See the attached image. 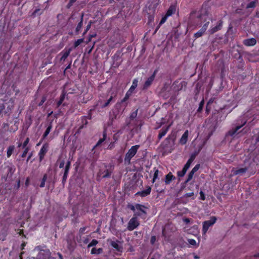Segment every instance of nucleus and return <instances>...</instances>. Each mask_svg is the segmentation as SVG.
<instances>
[{
  "label": "nucleus",
  "mask_w": 259,
  "mask_h": 259,
  "mask_svg": "<svg viewBox=\"0 0 259 259\" xmlns=\"http://www.w3.org/2000/svg\"><path fill=\"white\" fill-rule=\"evenodd\" d=\"M119 242V241L118 240H116L115 241H111L110 244L116 251L122 252L123 251V247L122 245L118 244Z\"/></svg>",
  "instance_id": "15"
},
{
  "label": "nucleus",
  "mask_w": 259,
  "mask_h": 259,
  "mask_svg": "<svg viewBox=\"0 0 259 259\" xmlns=\"http://www.w3.org/2000/svg\"><path fill=\"white\" fill-rule=\"evenodd\" d=\"M200 199L202 200H204L205 199V195L202 191H201L200 192Z\"/></svg>",
  "instance_id": "56"
},
{
  "label": "nucleus",
  "mask_w": 259,
  "mask_h": 259,
  "mask_svg": "<svg viewBox=\"0 0 259 259\" xmlns=\"http://www.w3.org/2000/svg\"><path fill=\"white\" fill-rule=\"evenodd\" d=\"M107 139V132L106 130H104L103 132V138H100L99 141L97 142L96 144L93 147L92 149V151H93L96 148L99 147L103 143H104Z\"/></svg>",
  "instance_id": "12"
},
{
  "label": "nucleus",
  "mask_w": 259,
  "mask_h": 259,
  "mask_svg": "<svg viewBox=\"0 0 259 259\" xmlns=\"http://www.w3.org/2000/svg\"><path fill=\"white\" fill-rule=\"evenodd\" d=\"M140 146L136 145L131 147L126 153L124 157V163L129 164L132 158L136 154Z\"/></svg>",
  "instance_id": "4"
},
{
  "label": "nucleus",
  "mask_w": 259,
  "mask_h": 259,
  "mask_svg": "<svg viewBox=\"0 0 259 259\" xmlns=\"http://www.w3.org/2000/svg\"><path fill=\"white\" fill-rule=\"evenodd\" d=\"M51 253L49 249H41L39 252V255L42 259H49Z\"/></svg>",
  "instance_id": "16"
},
{
  "label": "nucleus",
  "mask_w": 259,
  "mask_h": 259,
  "mask_svg": "<svg viewBox=\"0 0 259 259\" xmlns=\"http://www.w3.org/2000/svg\"><path fill=\"white\" fill-rule=\"evenodd\" d=\"M194 174L195 173L193 172V171L191 170V171L189 173L188 175V178L187 180L185 181V184L188 183L192 179Z\"/></svg>",
  "instance_id": "39"
},
{
  "label": "nucleus",
  "mask_w": 259,
  "mask_h": 259,
  "mask_svg": "<svg viewBox=\"0 0 259 259\" xmlns=\"http://www.w3.org/2000/svg\"><path fill=\"white\" fill-rule=\"evenodd\" d=\"M168 17L166 16L165 14L162 17L159 24V27L157 28V29L160 27V25H161L162 24L165 22Z\"/></svg>",
  "instance_id": "43"
},
{
  "label": "nucleus",
  "mask_w": 259,
  "mask_h": 259,
  "mask_svg": "<svg viewBox=\"0 0 259 259\" xmlns=\"http://www.w3.org/2000/svg\"><path fill=\"white\" fill-rule=\"evenodd\" d=\"M194 195V193L193 192L187 193L185 195V197L186 198L191 197L193 196Z\"/></svg>",
  "instance_id": "60"
},
{
  "label": "nucleus",
  "mask_w": 259,
  "mask_h": 259,
  "mask_svg": "<svg viewBox=\"0 0 259 259\" xmlns=\"http://www.w3.org/2000/svg\"><path fill=\"white\" fill-rule=\"evenodd\" d=\"M98 243V241L96 239H93L91 242L88 244V247L90 248L92 246H96Z\"/></svg>",
  "instance_id": "42"
},
{
  "label": "nucleus",
  "mask_w": 259,
  "mask_h": 259,
  "mask_svg": "<svg viewBox=\"0 0 259 259\" xmlns=\"http://www.w3.org/2000/svg\"><path fill=\"white\" fill-rule=\"evenodd\" d=\"M49 145L48 143H46L43 144L38 154L39 162L42 161V160L44 159L45 155L49 150Z\"/></svg>",
  "instance_id": "7"
},
{
  "label": "nucleus",
  "mask_w": 259,
  "mask_h": 259,
  "mask_svg": "<svg viewBox=\"0 0 259 259\" xmlns=\"http://www.w3.org/2000/svg\"><path fill=\"white\" fill-rule=\"evenodd\" d=\"M52 128V125L51 123H50V124L47 127V129L46 130L45 133H44L42 135V139H45L48 135L49 134L50 132H51V130Z\"/></svg>",
  "instance_id": "31"
},
{
  "label": "nucleus",
  "mask_w": 259,
  "mask_h": 259,
  "mask_svg": "<svg viewBox=\"0 0 259 259\" xmlns=\"http://www.w3.org/2000/svg\"><path fill=\"white\" fill-rule=\"evenodd\" d=\"M132 93H132L129 90H128L126 92L124 98L121 100L120 103L123 104V103H125L128 100L130 97L132 95Z\"/></svg>",
  "instance_id": "29"
},
{
  "label": "nucleus",
  "mask_w": 259,
  "mask_h": 259,
  "mask_svg": "<svg viewBox=\"0 0 259 259\" xmlns=\"http://www.w3.org/2000/svg\"><path fill=\"white\" fill-rule=\"evenodd\" d=\"M72 51V48H65L59 54V55L61 56V57L60 59V61H63V62L65 61Z\"/></svg>",
  "instance_id": "9"
},
{
  "label": "nucleus",
  "mask_w": 259,
  "mask_h": 259,
  "mask_svg": "<svg viewBox=\"0 0 259 259\" xmlns=\"http://www.w3.org/2000/svg\"><path fill=\"white\" fill-rule=\"evenodd\" d=\"M258 2V0H254L249 3L246 7V9L254 8L256 7V4Z\"/></svg>",
  "instance_id": "33"
},
{
  "label": "nucleus",
  "mask_w": 259,
  "mask_h": 259,
  "mask_svg": "<svg viewBox=\"0 0 259 259\" xmlns=\"http://www.w3.org/2000/svg\"><path fill=\"white\" fill-rule=\"evenodd\" d=\"M217 221L215 217H211L209 220L205 221L203 223V227L202 232L203 234H205L207 232L209 228L214 224Z\"/></svg>",
  "instance_id": "6"
},
{
  "label": "nucleus",
  "mask_w": 259,
  "mask_h": 259,
  "mask_svg": "<svg viewBox=\"0 0 259 259\" xmlns=\"http://www.w3.org/2000/svg\"><path fill=\"white\" fill-rule=\"evenodd\" d=\"M196 156V155L195 154H192L190 156V157L189 159H191L192 161H194V159H195Z\"/></svg>",
  "instance_id": "64"
},
{
  "label": "nucleus",
  "mask_w": 259,
  "mask_h": 259,
  "mask_svg": "<svg viewBox=\"0 0 259 259\" xmlns=\"http://www.w3.org/2000/svg\"><path fill=\"white\" fill-rule=\"evenodd\" d=\"M170 125H168L166 126L163 127L159 131V134L157 136V143L159 142L160 140L163 138L167 133L168 131L169 128H170Z\"/></svg>",
  "instance_id": "11"
},
{
  "label": "nucleus",
  "mask_w": 259,
  "mask_h": 259,
  "mask_svg": "<svg viewBox=\"0 0 259 259\" xmlns=\"http://www.w3.org/2000/svg\"><path fill=\"white\" fill-rule=\"evenodd\" d=\"M15 150V146L14 145H11L9 146V147L7 149V156L8 158H9L12 155V153H13L14 151Z\"/></svg>",
  "instance_id": "30"
},
{
  "label": "nucleus",
  "mask_w": 259,
  "mask_h": 259,
  "mask_svg": "<svg viewBox=\"0 0 259 259\" xmlns=\"http://www.w3.org/2000/svg\"><path fill=\"white\" fill-rule=\"evenodd\" d=\"M151 191V188L150 186H147L145 190L139 191L136 193V195L144 197L149 195Z\"/></svg>",
  "instance_id": "17"
},
{
  "label": "nucleus",
  "mask_w": 259,
  "mask_h": 259,
  "mask_svg": "<svg viewBox=\"0 0 259 259\" xmlns=\"http://www.w3.org/2000/svg\"><path fill=\"white\" fill-rule=\"evenodd\" d=\"M211 109V105H207V104H206V108H205V112L207 114H208L210 113Z\"/></svg>",
  "instance_id": "54"
},
{
  "label": "nucleus",
  "mask_w": 259,
  "mask_h": 259,
  "mask_svg": "<svg viewBox=\"0 0 259 259\" xmlns=\"http://www.w3.org/2000/svg\"><path fill=\"white\" fill-rule=\"evenodd\" d=\"M87 116H82L80 117L81 124L79 127V130L82 129L84 126H85L88 124Z\"/></svg>",
  "instance_id": "25"
},
{
  "label": "nucleus",
  "mask_w": 259,
  "mask_h": 259,
  "mask_svg": "<svg viewBox=\"0 0 259 259\" xmlns=\"http://www.w3.org/2000/svg\"><path fill=\"white\" fill-rule=\"evenodd\" d=\"M67 177H68L67 176L63 175L62 179V183L63 185H64L66 183Z\"/></svg>",
  "instance_id": "57"
},
{
  "label": "nucleus",
  "mask_w": 259,
  "mask_h": 259,
  "mask_svg": "<svg viewBox=\"0 0 259 259\" xmlns=\"http://www.w3.org/2000/svg\"><path fill=\"white\" fill-rule=\"evenodd\" d=\"M86 229H87V227H83L79 229V235L80 236H81L84 234V232Z\"/></svg>",
  "instance_id": "51"
},
{
  "label": "nucleus",
  "mask_w": 259,
  "mask_h": 259,
  "mask_svg": "<svg viewBox=\"0 0 259 259\" xmlns=\"http://www.w3.org/2000/svg\"><path fill=\"white\" fill-rule=\"evenodd\" d=\"M188 242L192 245H195L196 244V241L193 239H188Z\"/></svg>",
  "instance_id": "55"
},
{
  "label": "nucleus",
  "mask_w": 259,
  "mask_h": 259,
  "mask_svg": "<svg viewBox=\"0 0 259 259\" xmlns=\"http://www.w3.org/2000/svg\"><path fill=\"white\" fill-rule=\"evenodd\" d=\"M176 11V7L175 5H171L167 10L165 15L168 17L171 16L174 14Z\"/></svg>",
  "instance_id": "27"
},
{
  "label": "nucleus",
  "mask_w": 259,
  "mask_h": 259,
  "mask_svg": "<svg viewBox=\"0 0 259 259\" xmlns=\"http://www.w3.org/2000/svg\"><path fill=\"white\" fill-rule=\"evenodd\" d=\"M138 78H134L133 80L132 84L131 87L128 90L131 92L132 93H133L135 89L138 86Z\"/></svg>",
  "instance_id": "28"
},
{
  "label": "nucleus",
  "mask_w": 259,
  "mask_h": 259,
  "mask_svg": "<svg viewBox=\"0 0 259 259\" xmlns=\"http://www.w3.org/2000/svg\"><path fill=\"white\" fill-rule=\"evenodd\" d=\"M247 169L248 167H247L238 168L236 169L235 170H233V172L234 175H242L243 174L246 172Z\"/></svg>",
  "instance_id": "24"
},
{
  "label": "nucleus",
  "mask_w": 259,
  "mask_h": 259,
  "mask_svg": "<svg viewBox=\"0 0 259 259\" xmlns=\"http://www.w3.org/2000/svg\"><path fill=\"white\" fill-rule=\"evenodd\" d=\"M83 13H82L80 16V21L77 24V25L75 28V34L77 35L79 33V32L80 31L82 25H83Z\"/></svg>",
  "instance_id": "21"
},
{
  "label": "nucleus",
  "mask_w": 259,
  "mask_h": 259,
  "mask_svg": "<svg viewBox=\"0 0 259 259\" xmlns=\"http://www.w3.org/2000/svg\"><path fill=\"white\" fill-rule=\"evenodd\" d=\"M47 178H48L47 174H45V175H44L42 178L41 180L40 184L39 185V187L40 188H44L45 187V183L47 181Z\"/></svg>",
  "instance_id": "36"
},
{
  "label": "nucleus",
  "mask_w": 259,
  "mask_h": 259,
  "mask_svg": "<svg viewBox=\"0 0 259 259\" xmlns=\"http://www.w3.org/2000/svg\"><path fill=\"white\" fill-rule=\"evenodd\" d=\"M214 101V99L213 98H210L208 101L207 102V105H211V104L213 103Z\"/></svg>",
  "instance_id": "62"
},
{
  "label": "nucleus",
  "mask_w": 259,
  "mask_h": 259,
  "mask_svg": "<svg viewBox=\"0 0 259 259\" xmlns=\"http://www.w3.org/2000/svg\"><path fill=\"white\" fill-rule=\"evenodd\" d=\"M29 150H30V148L29 147H25V148H24V150L22 154H21V157L22 158L25 157L26 156L28 151H29Z\"/></svg>",
  "instance_id": "44"
},
{
  "label": "nucleus",
  "mask_w": 259,
  "mask_h": 259,
  "mask_svg": "<svg viewBox=\"0 0 259 259\" xmlns=\"http://www.w3.org/2000/svg\"><path fill=\"white\" fill-rule=\"evenodd\" d=\"M64 165H65V161L64 160H62L59 163V167L60 168H62L64 167Z\"/></svg>",
  "instance_id": "59"
},
{
  "label": "nucleus",
  "mask_w": 259,
  "mask_h": 259,
  "mask_svg": "<svg viewBox=\"0 0 259 259\" xmlns=\"http://www.w3.org/2000/svg\"><path fill=\"white\" fill-rule=\"evenodd\" d=\"M92 24V22L91 21L88 24V25L86 26V28L83 33V35H85L87 32L90 30L91 28V25Z\"/></svg>",
  "instance_id": "46"
},
{
  "label": "nucleus",
  "mask_w": 259,
  "mask_h": 259,
  "mask_svg": "<svg viewBox=\"0 0 259 259\" xmlns=\"http://www.w3.org/2000/svg\"><path fill=\"white\" fill-rule=\"evenodd\" d=\"M130 208L131 210L135 211L136 209L138 211H141V212L145 215L147 214V212L145 210V209H148V207L145 206L144 205L141 204H136L135 205H131L130 206Z\"/></svg>",
  "instance_id": "8"
},
{
  "label": "nucleus",
  "mask_w": 259,
  "mask_h": 259,
  "mask_svg": "<svg viewBox=\"0 0 259 259\" xmlns=\"http://www.w3.org/2000/svg\"><path fill=\"white\" fill-rule=\"evenodd\" d=\"M114 166L111 164H104V168L100 169L98 175L103 178H109L113 172Z\"/></svg>",
  "instance_id": "2"
},
{
  "label": "nucleus",
  "mask_w": 259,
  "mask_h": 259,
  "mask_svg": "<svg viewBox=\"0 0 259 259\" xmlns=\"http://www.w3.org/2000/svg\"><path fill=\"white\" fill-rule=\"evenodd\" d=\"M116 96V93H112L108 100L103 105H102V107L105 108L108 106L111 102H114V100H113V99L115 98Z\"/></svg>",
  "instance_id": "20"
},
{
  "label": "nucleus",
  "mask_w": 259,
  "mask_h": 259,
  "mask_svg": "<svg viewBox=\"0 0 259 259\" xmlns=\"http://www.w3.org/2000/svg\"><path fill=\"white\" fill-rule=\"evenodd\" d=\"M103 252V249L99 248L97 249L96 248H93L91 250V254H99Z\"/></svg>",
  "instance_id": "34"
},
{
  "label": "nucleus",
  "mask_w": 259,
  "mask_h": 259,
  "mask_svg": "<svg viewBox=\"0 0 259 259\" xmlns=\"http://www.w3.org/2000/svg\"><path fill=\"white\" fill-rule=\"evenodd\" d=\"M176 179L175 177L172 174L171 172L168 173L165 177L164 182L166 185L169 184L171 181Z\"/></svg>",
  "instance_id": "19"
},
{
  "label": "nucleus",
  "mask_w": 259,
  "mask_h": 259,
  "mask_svg": "<svg viewBox=\"0 0 259 259\" xmlns=\"http://www.w3.org/2000/svg\"><path fill=\"white\" fill-rule=\"evenodd\" d=\"M67 94L66 92L63 90L62 91L61 95L60 97L59 100L57 102V108H58L60 106V105L62 104L63 102L64 101L65 96Z\"/></svg>",
  "instance_id": "23"
},
{
  "label": "nucleus",
  "mask_w": 259,
  "mask_h": 259,
  "mask_svg": "<svg viewBox=\"0 0 259 259\" xmlns=\"http://www.w3.org/2000/svg\"><path fill=\"white\" fill-rule=\"evenodd\" d=\"M83 42V38H79L76 40L74 43V48H76L80 44Z\"/></svg>",
  "instance_id": "41"
},
{
  "label": "nucleus",
  "mask_w": 259,
  "mask_h": 259,
  "mask_svg": "<svg viewBox=\"0 0 259 259\" xmlns=\"http://www.w3.org/2000/svg\"><path fill=\"white\" fill-rule=\"evenodd\" d=\"M188 169H187L185 166H184L182 170L177 171L178 177H180V178L184 177L185 176V175L186 174Z\"/></svg>",
  "instance_id": "32"
},
{
  "label": "nucleus",
  "mask_w": 259,
  "mask_h": 259,
  "mask_svg": "<svg viewBox=\"0 0 259 259\" xmlns=\"http://www.w3.org/2000/svg\"><path fill=\"white\" fill-rule=\"evenodd\" d=\"M7 169V175L6 176H4L3 178L5 179L6 180L8 178H11L14 171H15V168L14 166H7L5 168Z\"/></svg>",
  "instance_id": "13"
},
{
  "label": "nucleus",
  "mask_w": 259,
  "mask_h": 259,
  "mask_svg": "<svg viewBox=\"0 0 259 259\" xmlns=\"http://www.w3.org/2000/svg\"><path fill=\"white\" fill-rule=\"evenodd\" d=\"M256 44V40L254 38L245 39L243 40V44L246 47H253Z\"/></svg>",
  "instance_id": "14"
},
{
  "label": "nucleus",
  "mask_w": 259,
  "mask_h": 259,
  "mask_svg": "<svg viewBox=\"0 0 259 259\" xmlns=\"http://www.w3.org/2000/svg\"><path fill=\"white\" fill-rule=\"evenodd\" d=\"M159 170L158 169H156L154 171V174L153 175V179H152V183H154L156 180V179L157 178L158 176Z\"/></svg>",
  "instance_id": "45"
},
{
  "label": "nucleus",
  "mask_w": 259,
  "mask_h": 259,
  "mask_svg": "<svg viewBox=\"0 0 259 259\" xmlns=\"http://www.w3.org/2000/svg\"><path fill=\"white\" fill-rule=\"evenodd\" d=\"M138 109H136L135 111H133L130 116L131 120L134 119L137 116Z\"/></svg>",
  "instance_id": "40"
},
{
  "label": "nucleus",
  "mask_w": 259,
  "mask_h": 259,
  "mask_svg": "<svg viewBox=\"0 0 259 259\" xmlns=\"http://www.w3.org/2000/svg\"><path fill=\"white\" fill-rule=\"evenodd\" d=\"M94 109H91L88 111V115L86 116H87V119H92V112H93V111H94Z\"/></svg>",
  "instance_id": "52"
},
{
  "label": "nucleus",
  "mask_w": 259,
  "mask_h": 259,
  "mask_svg": "<svg viewBox=\"0 0 259 259\" xmlns=\"http://www.w3.org/2000/svg\"><path fill=\"white\" fill-rule=\"evenodd\" d=\"M47 100V96L46 95H44L42 97V98H41V100L40 101V102L38 103V106H41L43 105V104L45 103V102Z\"/></svg>",
  "instance_id": "49"
},
{
  "label": "nucleus",
  "mask_w": 259,
  "mask_h": 259,
  "mask_svg": "<svg viewBox=\"0 0 259 259\" xmlns=\"http://www.w3.org/2000/svg\"><path fill=\"white\" fill-rule=\"evenodd\" d=\"M70 167H71V161L68 160L65 163V167L63 169V175L68 176Z\"/></svg>",
  "instance_id": "26"
},
{
  "label": "nucleus",
  "mask_w": 259,
  "mask_h": 259,
  "mask_svg": "<svg viewBox=\"0 0 259 259\" xmlns=\"http://www.w3.org/2000/svg\"><path fill=\"white\" fill-rule=\"evenodd\" d=\"M115 147L114 142H111L107 147L109 150H112Z\"/></svg>",
  "instance_id": "58"
},
{
  "label": "nucleus",
  "mask_w": 259,
  "mask_h": 259,
  "mask_svg": "<svg viewBox=\"0 0 259 259\" xmlns=\"http://www.w3.org/2000/svg\"><path fill=\"white\" fill-rule=\"evenodd\" d=\"M223 24V21L220 20L217 23V25L214 27H211L208 31L210 34H213L214 33L221 30L222 29Z\"/></svg>",
  "instance_id": "10"
},
{
  "label": "nucleus",
  "mask_w": 259,
  "mask_h": 259,
  "mask_svg": "<svg viewBox=\"0 0 259 259\" xmlns=\"http://www.w3.org/2000/svg\"><path fill=\"white\" fill-rule=\"evenodd\" d=\"M204 32H205V31L201 28L197 32L194 33V37H195V38H198L202 36L203 35V34L204 33Z\"/></svg>",
  "instance_id": "35"
},
{
  "label": "nucleus",
  "mask_w": 259,
  "mask_h": 259,
  "mask_svg": "<svg viewBox=\"0 0 259 259\" xmlns=\"http://www.w3.org/2000/svg\"><path fill=\"white\" fill-rule=\"evenodd\" d=\"M155 241H156V237L155 236H152L150 239L151 243L152 244H153L155 243Z\"/></svg>",
  "instance_id": "61"
},
{
  "label": "nucleus",
  "mask_w": 259,
  "mask_h": 259,
  "mask_svg": "<svg viewBox=\"0 0 259 259\" xmlns=\"http://www.w3.org/2000/svg\"><path fill=\"white\" fill-rule=\"evenodd\" d=\"M142 216V213L135 212L132 218L129 221L127 227L128 231H133L140 225V222L138 220V217Z\"/></svg>",
  "instance_id": "3"
},
{
  "label": "nucleus",
  "mask_w": 259,
  "mask_h": 259,
  "mask_svg": "<svg viewBox=\"0 0 259 259\" xmlns=\"http://www.w3.org/2000/svg\"><path fill=\"white\" fill-rule=\"evenodd\" d=\"M76 1V0H69V3L68 4V7H69L71 6Z\"/></svg>",
  "instance_id": "63"
},
{
  "label": "nucleus",
  "mask_w": 259,
  "mask_h": 259,
  "mask_svg": "<svg viewBox=\"0 0 259 259\" xmlns=\"http://www.w3.org/2000/svg\"><path fill=\"white\" fill-rule=\"evenodd\" d=\"M187 82L186 81H182L178 85L177 90L178 91L182 90L183 88H186L187 85Z\"/></svg>",
  "instance_id": "38"
},
{
  "label": "nucleus",
  "mask_w": 259,
  "mask_h": 259,
  "mask_svg": "<svg viewBox=\"0 0 259 259\" xmlns=\"http://www.w3.org/2000/svg\"><path fill=\"white\" fill-rule=\"evenodd\" d=\"M158 70H159L158 68H156L154 70L152 74L150 76H149L148 77H147L146 78V80L145 81V82H144V83L142 85V90H143V91L147 90L151 87V85H152L153 82L154 81V80L155 78L156 75L157 74Z\"/></svg>",
  "instance_id": "5"
},
{
  "label": "nucleus",
  "mask_w": 259,
  "mask_h": 259,
  "mask_svg": "<svg viewBox=\"0 0 259 259\" xmlns=\"http://www.w3.org/2000/svg\"><path fill=\"white\" fill-rule=\"evenodd\" d=\"M200 167V164H197L191 170L192 171H193V172L195 173L197 171L199 170V169Z\"/></svg>",
  "instance_id": "53"
},
{
  "label": "nucleus",
  "mask_w": 259,
  "mask_h": 259,
  "mask_svg": "<svg viewBox=\"0 0 259 259\" xmlns=\"http://www.w3.org/2000/svg\"><path fill=\"white\" fill-rule=\"evenodd\" d=\"M29 141H30V139L28 137H27L25 140L24 141V142H23V144H22V148H24L25 147H28L27 146L28 144L29 143Z\"/></svg>",
  "instance_id": "47"
},
{
  "label": "nucleus",
  "mask_w": 259,
  "mask_h": 259,
  "mask_svg": "<svg viewBox=\"0 0 259 259\" xmlns=\"http://www.w3.org/2000/svg\"><path fill=\"white\" fill-rule=\"evenodd\" d=\"M193 161H192L191 159H189L184 166H185L187 169H189Z\"/></svg>",
  "instance_id": "50"
},
{
  "label": "nucleus",
  "mask_w": 259,
  "mask_h": 259,
  "mask_svg": "<svg viewBox=\"0 0 259 259\" xmlns=\"http://www.w3.org/2000/svg\"><path fill=\"white\" fill-rule=\"evenodd\" d=\"M209 24V21L206 22L202 26L201 29H203L205 32L208 28V27Z\"/></svg>",
  "instance_id": "48"
},
{
  "label": "nucleus",
  "mask_w": 259,
  "mask_h": 259,
  "mask_svg": "<svg viewBox=\"0 0 259 259\" xmlns=\"http://www.w3.org/2000/svg\"><path fill=\"white\" fill-rule=\"evenodd\" d=\"M246 123V121H244L242 124L240 125L236 126L234 128H232L228 132V135L233 136H234L237 132Z\"/></svg>",
  "instance_id": "22"
},
{
  "label": "nucleus",
  "mask_w": 259,
  "mask_h": 259,
  "mask_svg": "<svg viewBox=\"0 0 259 259\" xmlns=\"http://www.w3.org/2000/svg\"><path fill=\"white\" fill-rule=\"evenodd\" d=\"M189 136V131L188 130L185 131L184 133L182 136L179 142L181 145H185L187 143L188 141Z\"/></svg>",
  "instance_id": "18"
},
{
  "label": "nucleus",
  "mask_w": 259,
  "mask_h": 259,
  "mask_svg": "<svg viewBox=\"0 0 259 259\" xmlns=\"http://www.w3.org/2000/svg\"><path fill=\"white\" fill-rule=\"evenodd\" d=\"M204 103H205V101H204V99H203L201 102H200L199 104V107H198V108L197 109V113H200L201 112V111H202L203 110V107H204Z\"/></svg>",
  "instance_id": "37"
},
{
  "label": "nucleus",
  "mask_w": 259,
  "mask_h": 259,
  "mask_svg": "<svg viewBox=\"0 0 259 259\" xmlns=\"http://www.w3.org/2000/svg\"><path fill=\"white\" fill-rule=\"evenodd\" d=\"M175 137L174 135H169L161 143L160 147L164 153H170L174 150Z\"/></svg>",
  "instance_id": "1"
}]
</instances>
